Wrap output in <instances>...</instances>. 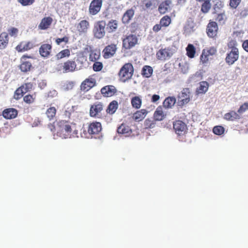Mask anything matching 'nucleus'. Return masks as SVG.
<instances>
[{"label": "nucleus", "mask_w": 248, "mask_h": 248, "mask_svg": "<svg viewBox=\"0 0 248 248\" xmlns=\"http://www.w3.org/2000/svg\"><path fill=\"white\" fill-rule=\"evenodd\" d=\"M117 92L116 88L112 85L106 86L101 90V93L106 97H111Z\"/></svg>", "instance_id": "19"}, {"label": "nucleus", "mask_w": 248, "mask_h": 248, "mask_svg": "<svg viewBox=\"0 0 248 248\" xmlns=\"http://www.w3.org/2000/svg\"><path fill=\"white\" fill-rule=\"evenodd\" d=\"M56 43L57 45H60L62 42L67 43L69 41V38L67 36H64L62 38H58L56 39Z\"/></svg>", "instance_id": "54"}, {"label": "nucleus", "mask_w": 248, "mask_h": 248, "mask_svg": "<svg viewBox=\"0 0 248 248\" xmlns=\"http://www.w3.org/2000/svg\"><path fill=\"white\" fill-rule=\"evenodd\" d=\"M191 93L188 88H184L178 95V103L180 106H184L190 101Z\"/></svg>", "instance_id": "6"}, {"label": "nucleus", "mask_w": 248, "mask_h": 248, "mask_svg": "<svg viewBox=\"0 0 248 248\" xmlns=\"http://www.w3.org/2000/svg\"><path fill=\"white\" fill-rule=\"evenodd\" d=\"M153 68L149 65H144L142 68L141 75L145 78H150L153 74Z\"/></svg>", "instance_id": "32"}, {"label": "nucleus", "mask_w": 248, "mask_h": 248, "mask_svg": "<svg viewBox=\"0 0 248 248\" xmlns=\"http://www.w3.org/2000/svg\"><path fill=\"white\" fill-rule=\"evenodd\" d=\"M208 55H214L216 52V49L214 47L210 48L209 50L206 51Z\"/></svg>", "instance_id": "58"}, {"label": "nucleus", "mask_w": 248, "mask_h": 248, "mask_svg": "<svg viewBox=\"0 0 248 248\" xmlns=\"http://www.w3.org/2000/svg\"><path fill=\"white\" fill-rule=\"evenodd\" d=\"M173 128L176 134L179 136L184 135L187 130L186 124L181 120H176L173 122Z\"/></svg>", "instance_id": "9"}, {"label": "nucleus", "mask_w": 248, "mask_h": 248, "mask_svg": "<svg viewBox=\"0 0 248 248\" xmlns=\"http://www.w3.org/2000/svg\"><path fill=\"white\" fill-rule=\"evenodd\" d=\"M53 22V18L50 16L45 17L42 19L38 25L40 30H45L48 29Z\"/></svg>", "instance_id": "20"}, {"label": "nucleus", "mask_w": 248, "mask_h": 248, "mask_svg": "<svg viewBox=\"0 0 248 248\" xmlns=\"http://www.w3.org/2000/svg\"><path fill=\"white\" fill-rule=\"evenodd\" d=\"M159 23L162 27H168L171 23L170 17L168 16H164L160 19Z\"/></svg>", "instance_id": "42"}, {"label": "nucleus", "mask_w": 248, "mask_h": 248, "mask_svg": "<svg viewBox=\"0 0 248 248\" xmlns=\"http://www.w3.org/2000/svg\"><path fill=\"white\" fill-rule=\"evenodd\" d=\"M155 125L156 121L155 120L147 119L144 121V125L146 129L153 128L155 126Z\"/></svg>", "instance_id": "41"}, {"label": "nucleus", "mask_w": 248, "mask_h": 248, "mask_svg": "<svg viewBox=\"0 0 248 248\" xmlns=\"http://www.w3.org/2000/svg\"><path fill=\"white\" fill-rule=\"evenodd\" d=\"M152 3L150 1L145 3V6L147 8L150 7L152 6Z\"/></svg>", "instance_id": "61"}, {"label": "nucleus", "mask_w": 248, "mask_h": 248, "mask_svg": "<svg viewBox=\"0 0 248 248\" xmlns=\"http://www.w3.org/2000/svg\"><path fill=\"white\" fill-rule=\"evenodd\" d=\"M202 4L201 6V11L204 13H207L211 7V4L210 2H202Z\"/></svg>", "instance_id": "43"}, {"label": "nucleus", "mask_w": 248, "mask_h": 248, "mask_svg": "<svg viewBox=\"0 0 248 248\" xmlns=\"http://www.w3.org/2000/svg\"><path fill=\"white\" fill-rule=\"evenodd\" d=\"M134 15V11L132 9L127 10L124 14L122 17V22L124 24H126L129 22Z\"/></svg>", "instance_id": "30"}, {"label": "nucleus", "mask_w": 248, "mask_h": 248, "mask_svg": "<svg viewBox=\"0 0 248 248\" xmlns=\"http://www.w3.org/2000/svg\"><path fill=\"white\" fill-rule=\"evenodd\" d=\"M9 42L8 34L6 32H3L0 34V49H5Z\"/></svg>", "instance_id": "24"}, {"label": "nucleus", "mask_w": 248, "mask_h": 248, "mask_svg": "<svg viewBox=\"0 0 248 248\" xmlns=\"http://www.w3.org/2000/svg\"><path fill=\"white\" fill-rule=\"evenodd\" d=\"M209 84L207 81H202L200 83V85L197 88L196 92L198 93H204L208 89Z\"/></svg>", "instance_id": "33"}, {"label": "nucleus", "mask_w": 248, "mask_h": 248, "mask_svg": "<svg viewBox=\"0 0 248 248\" xmlns=\"http://www.w3.org/2000/svg\"><path fill=\"white\" fill-rule=\"evenodd\" d=\"M172 49L170 47L161 48L156 52V56L158 60L165 61L170 59L173 55Z\"/></svg>", "instance_id": "8"}, {"label": "nucleus", "mask_w": 248, "mask_h": 248, "mask_svg": "<svg viewBox=\"0 0 248 248\" xmlns=\"http://www.w3.org/2000/svg\"><path fill=\"white\" fill-rule=\"evenodd\" d=\"M186 0H177V2L179 4H183L185 2Z\"/></svg>", "instance_id": "62"}, {"label": "nucleus", "mask_w": 248, "mask_h": 248, "mask_svg": "<svg viewBox=\"0 0 248 248\" xmlns=\"http://www.w3.org/2000/svg\"><path fill=\"white\" fill-rule=\"evenodd\" d=\"M159 98H160L159 95H157V94H154L152 96L151 100L153 102H156L159 99Z\"/></svg>", "instance_id": "59"}, {"label": "nucleus", "mask_w": 248, "mask_h": 248, "mask_svg": "<svg viewBox=\"0 0 248 248\" xmlns=\"http://www.w3.org/2000/svg\"><path fill=\"white\" fill-rule=\"evenodd\" d=\"M8 33L9 35L11 36H16L17 32L18 30L17 29L13 27L8 30Z\"/></svg>", "instance_id": "55"}, {"label": "nucleus", "mask_w": 248, "mask_h": 248, "mask_svg": "<svg viewBox=\"0 0 248 248\" xmlns=\"http://www.w3.org/2000/svg\"><path fill=\"white\" fill-rule=\"evenodd\" d=\"M100 56V52L97 50H92L91 51L89 60L92 62H95L98 60Z\"/></svg>", "instance_id": "40"}, {"label": "nucleus", "mask_w": 248, "mask_h": 248, "mask_svg": "<svg viewBox=\"0 0 248 248\" xmlns=\"http://www.w3.org/2000/svg\"><path fill=\"white\" fill-rule=\"evenodd\" d=\"M56 109L54 107H51L47 108L46 114L49 120L51 121L54 119L56 114Z\"/></svg>", "instance_id": "37"}, {"label": "nucleus", "mask_w": 248, "mask_h": 248, "mask_svg": "<svg viewBox=\"0 0 248 248\" xmlns=\"http://www.w3.org/2000/svg\"><path fill=\"white\" fill-rule=\"evenodd\" d=\"M73 111V109L72 108H67L64 112L63 115L65 118L69 119L71 117L72 112Z\"/></svg>", "instance_id": "53"}, {"label": "nucleus", "mask_w": 248, "mask_h": 248, "mask_svg": "<svg viewBox=\"0 0 248 248\" xmlns=\"http://www.w3.org/2000/svg\"><path fill=\"white\" fill-rule=\"evenodd\" d=\"M94 63L93 65V70L95 72L100 71L103 68V64L99 62H94Z\"/></svg>", "instance_id": "48"}, {"label": "nucleus", "mask_w": 248, "mask_h": 248, "mask_svg": "<svg viewBox=\"0 0 248 248\" xmlns=\"http://www.w3.org/2000/svg\"><path fill=\"white\" fill-rule=\"evenodd\" d=\"M52 48V46L51 44H43L40 46L39 48V54L42 57H48L51 54Z\"/></svg>", "instance_id": "18"}, {"label": "nucleus", "mask_w": 248, "mask_h": 248, "mask_svg": "<svg viewBox=\"0 0 248 248\" xmlns=\"http://www.w3.org/2000/svg\"><path fill=\"white\" fill-rule=\"evenodd\" d=\"M90 26L89 22L86 20H81L78 25V29L79 32H86Z\"/></svg>", "instance_id": "31"}, {"label": "nucleus", "mask_w": 248, "mask_h": 248, "mask_svg": "<svg viewBox=\"0 0 248 248\" xmlns=\"http://www.w3.org/2000/svg\"><path fill=\"white\" fill-rule=\"evenodd\" d=\"M77 69V64L73 60H67L59 65L58 70L63 73L73 72Z\"/></svg>", "instance_id": "4"}, {"label": "nucleus", "mask_w": 248, "mask_h": 248, "mask_svg": "<svg viewBox=\"0 0 248 248\" xmlns=\"http://www.w3.org/2000/svg\"><path fill=\"white\" fill-rule=\"evenodd\" d=\"M209 56L208 54L206 52V50L205 49L203 50L202 54L200 57L201 62H202V64L207 63L209 60Z\"/></svg>", "instance_id": "47"}, {"label": "nucleus", "mask_w": 248, "mask_h": 248, "mask_svg": "<svg viewBox=\"0 0 248 248\" xmlns=\"http://www.w3.org/2000/svg\"><path fill=\"white\" fill-rule=\"evenodd\" d=\"M104 105L101 102H96L92 105L90 108V115L92 117H98L103 111Z\"/></svg>", "instance_id": "5"}, {"label": "nucleus", "mask_w": 248, "mask_h": 248, "mask_svg": "<svg viewBox=\"0 0 248 248\" xmlns=\"http://www.w3.org/2000/svg\"><path fill=\"white\" fill-rule=\"evenodd\" d=\"M35 96L31 94H27L23 97V101L26 104H31L34 102Z\"/></svg>", "instance_id": "45"}, {"label": "nucleus", "mask_w": 248, "mask_h": 248, "mask_svg": "<svg viewBox=\"0 0 248 248\" xmlns=\"http://www.w3.org/2000/svg\"><path fill=\"white\" fill-rule=\"evenodd\" d=\"M248 110V102H245L241 105L238 109V113L242 114Z\"/></svg>", "instance_id": "50"}, {"label": "nucleus", "mask_w": 248, "mask_h": 248, "mask_svg": "<svg viewBox=\"0 0 248 248\" xmlns=\"http://www.w3.org/2000/svg\"><path fill=\"white\" fill-rule=\"evenodd\" d=\"M21 86H23V89L24 92L27 93L30 91L32 88L33 84L31 82L26 83L22 85Z\"/></svg>", "instance_id": "52"}, {"label": "nucleus", "mask_w": 248, "mask_h": 248, "mask_svg": "<svg viewBox=\"0 0 248 248\" xmlns=\"http://www.w3.org/2000/svg\"><path fill=\"white\" fill-rule=\"evenodd\" d=\"M186 55L189 58H193L196 54V48L193 45L189 44L186 48Z\"/></svg>", "instance_id": "35"}, {"label": "nucleus", "mask_w": 248, "mask_h": 248, "mask_svg": "<svg viewBox=\"0 0 248 248\" xmlns=\"http://www.w3.org/2000/svg\"><path fill=\"white\" fill-rule=\"evenodd\" d=\"M134 73V68L131 63H125L120 69L118 73L120 80L125 82L130 79Z\"/></svg>", "instance_id": "2"}, {"label": "nucleus", "mask_w": 248, "mask_h": 248, "mask_svg": "<svg viewBox=\"0 0 248 248\" xmlns=\"http://www.w3.org/2000/svg\"><path fill=\"white\" fill-rule=\"evenodd\" d=\"M48 127L51 131H54L55 130V126L53 124H48Z\"/></svg>", "instance_id": "60"}, {"label": "nucleus", "mask_w": 248, "mask_h": 248, "mask_svg": "<svg viewBox=\"0 0 248 248\" xmlns=\"http://www.w3.org/2000/svg\"><path fill=\"white\" fill-rule=\"evenodd\" d=\"M147 114V111L145 109H141L140 110L137 111L133 114V119L137 122H140L142 120L146 114Z\"/></svg>", "instance_id": "26"}, {"label": "nucleus", "mask_w": 248, "mask_h": 248, "mask_svg": "<svg viewBox=\"0 0 248 248\" xmlns=\"http://www.w3.org/2000/svg\"><path fill=\"white\" fill-rule=\"evenodd\" d=\"M33 43L31 42H21L16 47V50L19 52H24L29 50L34 47Z\"/></svg>", "instance_id": "17"}, {"label": "nucleus", "mask_w": 248, "mask_h": 248, "mask_svg": "<svg viewBox=\"0 0 248 248\" xmlns=\"http://www.w3.org/2000/svg\"><path fill=\"white\" fill-rule=\"evenodd\" d=\"M101 130L102 125L100 122H93L88 125L87 131L92 137L98 135Z\"/></svg>", "instance_id": "11"}, {"label": "nucleus", "mask_w": 248, "mask_h": 248, "mask_svg": "<svg viewBox=\"0 0 248 248\" xmlns=\"http://www.w3.org/2000/svg\"><path fill=\"white\" fill-rule=\"evenodd\" d=\"M131 103L132 107L136 108H140L141 107L142 103V100L140 97L136 96L131 98Z\"/></svg>", "instance_id": "34"}, {"label": "nucleus", "mask_w": 248, "mask_h": 248, "mask_svg": "<svg viewBox=\"0 0 248 248\" xmlns=\"http://www.w3.org/2000/svg\"><path fill=\"white\" fill-rule=\"evenodd\" d=\"M117 50L116 45L110 44L106 46L103 49L102 53L104 58L108 59L113 56Z\"/></svg>", "instance_id": "16"}, {"label": "nucleus", "mask_w": 248, "mask_h": 248, "mask_svg": "<svg viewBox=\"0 0 248 248\" xmlns=\"http://www.w3.org/2000/svg\"><path fill=\"white\" fill-rule=\"evenodd\" d=\"M70 56V50L69 49L62 50L58 53L56 57L57 60H60L66 57H69Z\"/></svg>", "instance_id": "38"}, {"label": "nucleus", "mask_w": 248, "mask_h": 248, "mask_svg": "<svg viewBox=\"0 0 248 248\" xmlns=\"http://www.w3.org/2000/svg\"><path fill=\"white\" fill-rule=\"evenodd\" d=\"M106 26V23L104 20L98 21L94 24L93 32L96 38L101 39L105 36Z\"/></svg>", "instance_id": "3"}, {"label": "nucleus", "mask_w": 248, "mask_h": 248, "mask_svg": "<svg viewBox=\"0 0 248 248\" xmlns=\"http://www.w3.org/2000/svg\"><path fill=\"white\" fill-rule=\"evenodd\" d=\"M213 132L216 135H221L224 132V128L220 125L216 126L213 128Z\"/></svg>", "instance_id": "46"}, {"label": "nucleus", "mask_w": 248, "mask_h": 248, "mask_svg": "<svg viewBox=\"0 0 248 248\" xmlns=\"http://www.w3.org/2000/svg\"><path fill=\"white\" fill-rule=\"evenodd\" d=\"M118 21L115 19H111L109 20L107 25V31L108 32L111 33L115 31L118 26Z\"/></svg>", "instance_id": "25"}, {"label": "nucleus", "mask_w": 248, "mask_h": 248, "mask_svg": "<svg viewBox=\"0 0 248 248\" xmlns=\"http://www.w3.org/2000/svg\"><path fill=\"white\" fill-rule=\"evenodd\" d=\"M138 43V38L135 35L130 34L123 39V47L130 49Z\"/></svg>", "instance_id": "7"}, {"label": "nucleus", "mask_w": 248, "mask_h": 248, "mask_svg": "<svg viewBox=\"0 0 248 248\" xmlns=\"http://www.w3.org/2000/svg\"><path fill=\"white\" fill-rule=\"evenodd\" d=\"M224 118L227 121H234L236 120L239 119L240 116L236 112L232 110L225 114Z\"/></svg>", "instance_id": "28"}, {"label": "nucleus", "mask_w": 248, "mask_h": 248, "mask_svg": "<svg viewBox=\"0 0 248 248\" xmlns=\"http://www.w3.org/2000/svg\"><path fill=\"white\" fill-rule=\"evenodd\" d=\"M241 0H230L229 6L232 9H236L241 3Z\"/></svg>", "instance_id": "49"}, {"label": "nucleus", "mask_w": 248, "mask_h": 248, "mask_svg": "<svg viewBox=\"0 0 248 248\" xmlns=\"http://www.w3.org/2000/svg\"><path fill=\"white\" fill-rule=\"evenodd\" d=\"M166 116V114L164 112L161 106L158 107L154 113V119L155 121H161L164 120Z\"/></svg>", "instance_id": "22"}, {"label": "nucleus", "mask_w": 248, "mask_h": 248, "mask_svg": "<svg viewBox=\"0 0 248 248\" xmlns=\"http://www.w3.org/2000/svg\"><path fill=\"white\" fill-rule=\"evenodd\" d=\"M242 47L246 52H248V39L243 42Z\"/></svg>", "instance_id": "57"}, {"label": "nucleus", "mask_w": 248, "mask_h": 248, "mask_svg": "<svg viewBox=\"0 0 248 248\" xmlns=\"http://www.w3.org/2000/svg\"><path fill=\"white\" fill-rule=\"evenodd\" d=\"M59 131L58 135L62 139L70 138L72 137L73 125L76 124L65 120H61L58 122Z\"/></svg>", "instance_id": "1"}, {"label": "nucleus", "mask_w": 248, "mask_h": 248, "mask_svg": "<svg viewBox=\"0 0 248 248\" xmlns=\"http://www.w3.org/2000/svg\"><path fill=\"white\" fill-rule=\"evenodd\" d=\"M197 1H199L200 2H205V1H207V2H210L211 0H196Z\"/></svg>", "instance_id": "63"}, {"label": "nucleus", "mask_w": 248, "mask_h": 248, "mask_svg": "<svg viewBox=\"0 0 248 248\" xmlns=\"http://www.w3.org/2000/svg\"><path fill=\"white\" fill-rule=\"evenodd\" d=\"M176 102V99L174 97H168L163 102V106L165 108H170L174 105Z\"/></svg>", "instance_id": "36"}, {"label": "nucleus", "mask_w": 248, "mask_h": 248, "mask_svg": "<svg viewBox=\"0 0 248 248\" xmlns=\"http://www.w3.org/2000/svg\"><path fill=\"white\" fill-rule=\"evenodd\" d=\"M26 93V92H24L23 86H21L15 92L14 98L16 100H19L23 96L24 94Z\"/></svg>", "instance_id": "39"}, {"label": "nucleus", "mask_w": 248, "mask_h": 248, "mask_svg": "<svg viewBox=\"0 0 248 248\" xmlns=\"http://www.w3.org/2000/svg\"><path fill=\"white\" fill-rule=\"evenodd\" d=\"M29 58H32V57L27 55H24L21 58V64L19 67L23 72H27L31 70L32 64L31 62L27 60Z\"/></svg>", "instance_id": "12"}, {"label": "nucleus", "mask_w": 248, "mask_h": 248, "mask_svg": "<svg viewBox=\"0 0 248 248\" xmlns=\"http://www.w3.org/2000/svg\"><path fill=\"white\" fill-rule=\"evenodd\" d=\"M216 20L219 23L224 24L227 20V17L225 15V12H223L218 14L216 18Z\"/></svg>", "instance_id": "44"}, {"label": "nucleus", "mask_w": 248, "mask_h": 248, "mask_svg": "<svg viewBox=\"0 0 248 248\" xmlns=\"http://www.w3.org/2000/svg\"><path fill=\"white\" fill-rule=\"evenodd\" d=\"M117 132L119 134L124 135L127 136L131 134L132 130L130 127L125 124H122L117 128Z\"/></svg>", "instance_id": "23"}, {"label": "nucleus", "mask_w": 248, "mask_h": 248, "mask_svg": "<svg viewBox=\"0 0 248 248\" xmlns=\"http://www.w3.org/2000/svg\"><path fill=\"white\" fill-rule=\"evenodd\" d=\"M18 1L24 6L32 5L35 2V0H18Z\"/></svg>", "instance_id": "51"}, {"label": "nucleus", "mask_w": 248, "mask_h": 248, "mask_svg": "<svg viewBox=\"0 0 248 248\" xmlns=\"http://www.w3.org/2000/svg\"><path fill=\"white\" fill-rule=\"evenodd\" d=\"M218 26L215 21H210L206 28V33L210 38H215L217 36Z\"/></svg>", "instance_id": "13"}, {"label": "nucleus", "mask_w": 248, "mask_h": 248, "mask_svg": "<svg viewBox=\"0 0 248 248\" xmlns=\"http://www.w3.org/2000/svg\"><path fill=\"white\" fill-rule=\"evenodd\" d=\"M171 3V1L170 0H166L162 2L158 7V11L159 13L161 14L166 13L170 8V5Z\"/></svg>", "instance_id": "27"}, {"label": "nucleus", "mask_w": 248, "mask_h": 248, "mask_svg": "<svg viewBox=\"0 0 248 248\" xmlns=\"http://www.w3.org/2000/svg\"><path fill=\"white\" fill-rule=\"evenodd\" d=\"M185 29H186H186H187V27L186 26L185 27Z\"/></svg>", "instance_id": "64"}, {"label": "nucleus", "mask_w": 248, "mask_h": 248, "mask_svg": "<svg viewBox=\"0 0 248 248\" xmlns=\"http://www.w3.org/2000/svg\"><path fill=\"white\" fill-rule=\"evenodd\" d=\"M17 110L14 108L5 109L2 112V116L7 119H14L17 116Z\"/></svg>", "instance_id": "21"}, {"label": "nucleus", "mask_w": 248, "mask_h": 248, "mask_svg": "<svg viewBox=\"0 0 248 248\" xmlns=\"http://www.w3.org/2000/svg\"><path fill=\"white\" fill-rule=\"evenodd\" d=\"M95 84V79L93 78L89 77L82 81L80 86V90L84 92H86L93 87Z\"/></svg>", "instance_id": "14"}, {"label": "nucleus", "mask_w": 248, "mask_h": 248, "mask_svg": "<svg viewBox=\"0 0 248 248\" xmlns=\"http://www.w3.org/2000/svg\"><path fill=\"white\" fill-rule=\"evenodd\" d=\"M162 27V26L160 24V23L159 24H156L153 27V31L155 32H157L161 30Z\"/></svg>", "instance_id": "56"}, {"label": "nucleus", "mask_w": 248, "mask_h": 248, "mask_svg": "<svg viewBox=\"0 0 248 248\" xmlns=\"http://www.w3.org/2000/svg\"><path fill=\"white\" fill-rule=\"evenodd\" d=\"M238 49L236 47H233L231 51L226 56L225 59L226 62L229 65H232L238 59Z\"/></svg>", "instance_id": "10"}, {"label": "nucleus", "mask_w": 248, "mask_h": 248, "mask_svg": "<svg viewBox=\"0 0 248 248\" xmlns=\"http://www.w3.org/2000/svg\"><path fill=\"white\" fill-rule=\"evenodd\" d=\"M118 108V103L116 100H113L111 101L109 105L106 109V112L107 113L112 115L113 114Z\"/></svg>", "instance_id": "29"}, {"label": "nucleus", "mask_w": 248, "mask_h": 248, "mask_svg": "<svg viewBox=\"0 0 248 248\" xmlns=\"http://www.w3.org/2000/svg\"><path fill=\"white\" fill-rule=\"evenodd\" d=\"M102 5V0H93L91 1L89 12L91 15H96L101 9Z\"/></svg>", "instance_id": "15"}]
</instances>
